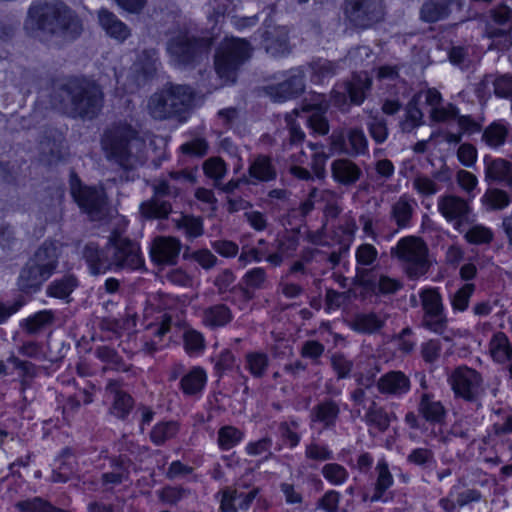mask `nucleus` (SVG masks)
I'll use <instances>...</instances> for the list:
<instances>
[{"label": "nucleus", "instance_id": "obj_25", "mask_svg": "<svg viewBox=\"0 0 512 512\" xmlns=\"http://www.w3.org/2000/svg\"><path fill=\"white\" fill-rule=\"evenodd\" d=\"M258 493V488H253L248 493H243L238 492L237 489L227 487L222 491L220 508L223 512H236L238 508L247 510Z\"/></svg>", "mask_w": 512, "mask_h": 512}, {"label": "nucleus", "instance_id": "obj_50", "mask_svg": "<svg viewBox=\"0 0 512 512\" xmlns=\"http://www.w3.org/2000/svg\"><path fill=\"white\" fill-rule=\"evenodd\" d=\"M243 438V433L233 426H224L218 431V445L222 450L235 447Z\"/></svg>", "mask_w": 512, "mask_h": 512}, {"label": "nucleus", "instance_id": "obj_37", "mask_svg": "<svg viewBox=\"0 0 512 512\" xmlns=\"http://www.w3.org/2000/svg\"><path fill=\"white\" fill-rule=\"evenodd\" d=\"M385 317L376 313H363L355 316L352 322V329L365 334H372L383 328Z\"/></svg>", "mask_w": 512, "mask_h": 512}, {"label": "nucleus", "instance_id": "obj_28", "mask_svg": "<svg viewBox=\"0 0 512 512\" xmlns=\"http://www.w3.org/2000/svg\"><path fill=\"white\" fill-rule=\"evenodd\" d=\"M332 177L344 186L355 184L362 176L360 167L350 159H336L331 164Z\"/></svg>", "mask_w": 512, "mask_h": 512}, {"label": "nucleus", "instance_id": "obj_21", "mask_svg": "<svg viewBox=\"0 0 512 512\" xmlns=\"http://www.w3.org/2000/svg\"><path fill=\"white\" fill-rule=\"evenodd\" d=\"M340 416V405L332 398H324L310 410L311 424H320L323 430L333 429Z\"/></svg>", "mask_w": 512, "mask_h": 512}, {"label": "nucleus", "instance_id": "obj_13", "mask_svg": "<svg viewBox=\"0 0 512 512\" xmlns=\"http://www.w3.org/2000/svg\"><path fill=\"white\" fill-rule=\"evenodd\" d=\"M449 383L457 397L469 402L477 400L483 392L481 374L467 366L456 368L449 377Z\"/></svg>", "mask_w": 512, "mask_h": 512}, {"label": "nucleus", "instance_id": "obj_51", "mask_svg": "<svg viewBox=\"0 0 512 512\" xmlns=\"http://www.w3.org/2000/svg\"><path fill=\"white\" fill-rule=\"evenodd\" d=\"M420 299L424 313L444 311L442 297L436 288H427L421 291Z\"/></svg>", "mask_w": 512, "mask_h": 512}, {"label": "nucleus", "instance_id": "obj_4", "mask_svg": "<svg viewBox=\"0 0 512 512\" xmlns=\"http://www.w3.org/2000/svg\"><path fill=\"white\" fill-rule=\"evenodd\" d=\"M62 247L58 241L46 239L29 256L17 278L18 289L25 294L38 292L56 273Z\"/></svg>", "mask_w": 512, "mask_h": 512}, {"label": "nucleus", "instance_id": "obj_27", "mask_svg": "<svg viewBox=\"0 0 512 512\" xmlns=\"http://www.w3.org/2000/svg\"><path fill=\"white\" fill-rule=\"evenodd\" d=\"M98 20L106 34L120 43L124 42L131 35V29L107 9L99 10Z\"/></svg>", "mask_w": 512, "mask_h": 512}, {"label": "nucleus", "instance_id": "obj_11", "mask_svg": "<svg viewBox=\"0 0 512 512\" xmlns=\"http://www.w3.org/2000/svg\"><path fill=\"white\" fill-rule=\"evenodd\" d=\"M108 253L116 268L138 269L144 261L137 242L113 232L108 241Z\"/></svg>", "mask_w": 512, "mask_h": 512}, {"label": "nucleus", "instance_id": "obj_40", "mask_svg": "<svg viewBox=\"0 0 512 512\" xmlns=\"http://www.w3.org/2000/svg\"><path fill=\"white\" fill-rule=\"evenodd\" d=\"M298 115L297 109L285 115V122L288 128V137L283 142L284 149H291L294 146H299L304 142L305 133L300 125L296 122L295 117Z\"/></svg>", "mask_w": 512, "mask_h": 512}, {"label": "nucleus", "instance_id": "obj_7", "mask_svg": "<svg viewBox=\"0 0 512 512\" xmlns=\"http://www.w3.org/2000/svg\"><path fill=\"white\" fill-rule=\"evenodd\" d=\"M212 46V40L195 37L188 32L172 36L166 44V50L174 66L179 68L194 67L206 55Z\"/></svg>", "mask_w": 512, "mask_h": 512}, {"label": "nucleus", "instance_id": "obj_57", "mask_svg": "<svg viewBox=\"0 0 512 512\" xmlns=\"http://www.w3.org/2000/svg\"><path fill=\"white\" fill-rule=\"evenodd\" d=\"M475 291V285L467 283L458 289L451 298V305L454 310L465 311L468 308L469 300Z\"/></svg>", "mask_w": 512, "mask_h": 512}, {"label": "nucleus", "instance_id": "obj_18", "mask_svg": "<svg viewBox=\"0 0 512 512\" xmlns=\"http://www.w3.org/2000/svg\"><path fill=\"white\" fill-rule=\"evenodd\" d=\"M483 164L484 179L489 185H502L512 192V162L504 158L485 155Z\"/></svg>", "mask_w": 512, "mask_h": 512}, {"label": "nucleus", "instance_id": "obj_46", "mask_svg": "<svg viewBox=\"0 0 512 512\" xmlns=\"http://www.w3.org/2000/svg\"><path fill=\"white\" fill-rule=\"evenodd\" d=\"M156 494L162 503L175 506L190 495V490L182 486L166 485L158 490Z\"/></svg>", "mask_w": 512, "mask_h": 512}, {"label": "nucleus", "instance_id": "obj_36", "mask_svg": "<svg viewBox=\"0 0 512 512\" xmlns=\"http://www.w3.org/2000/svg\"><path fill=\"white\" fill-rule=\"evenodd\" d=\"M395 418L396 416L393 413H388L375 401L370 404L364 417L367 425L376 428L381 433H384L388 430L392 419Z\"/></svg>", "mask_w": 512, "mask_h": 512}, {"label": "nucleus", "instance_id": "obj_30", "mask_svg": "<svg viewBox=\"0 0 512 512\" xmlns=\"http://www.w3.org/2000/svg\"><path fill=\"white\" fill-rule=\"evenodd\" d=\"M207 382V374L200 366L192 367L183 374L180 380V389L186 396H199Z\"/></svg>", "mask_w": 512, "mask_h": 512}, {"label": "nucleus", "instance_id": "obj_15", "mask_svg": "<svg viewBox=\"0 0 512 512\" xmlns=\"http://www.w3.org/2000/svg\"><path fill=\"white\" fill-rule=\"evenodd\" d=\"M437 208L441 215L448 222L453 223L454 228L460 232L464 225L473 221L469 202L460 196L454 194L440 196L437 200Z\"/></svg>", "mask_w": 512, "mask_h": 512}, {"label": "nucleus", "instance_id": "obj_34", "mask_svg": "<svg viewBox=\"0 0 512 512\" xmlns=\"http://www.w3.org/2000/svg\"><path fill=\"white\" fill-rule=\"evenodd\" d=\"M339 61H331L324 58H317L309 63L311 70L310 79L315 84H320L326 79L334 77L340 69Z\"/></svg>", "mask_w": 512, "mask_h": 512}, {"label": "nucleus", "instance_id": "obj_9", "mask_svg": "<svg viewBox=\"0 0 512 512\" xmlns=\"http://www.w3.org/2000/svg\"><path fill=\"white\" fill-rule=\"evenodd\" d=\"M153 195L139 207L140 216L145 220H165L173 211L171 200H175L180 189L165 179L154 180L151 184Z\"/></svg>", "mask_w": 512, "mask_h": 512}, {"label": "nucleus", "instance_id": "obj_26", "mask_svg": "<svg viewBox=\"0 0 512 512\" xmlns=\"http://www.w3.org/2000/svg\"><path fill=\"white\" fill-rule=\"evenodd\" d=\"M511 132L509 122L504 119L495 120L482 130L481 141L489 148L498 149L506 144Z\"/></svg>", "mask_w": 512, "mask_h": 512}, {"label": "nucleus", "instance_id": "obj_60", "mask_svg": "<svg viewBox=\"0 0 512 512\" xmlns=\"http://www.w3.org/2000/svg\"><path fill=\"white\" fill-rule=\"evenodd\" d=\"M70 456H72V450L70 448H65L57 459V462L60 464L57 467L58 470L53 473L52 480L54 482H67L70 479L73 473V468L70 467V463L65 462V459Z\"/></svg>", "mask_w": 512, "mask_h": 512}, {"label": "nucleus", "instance_id": "obj_38", "mask_svg": "<svg viewBox=\"0 0 512 512\" xmlns=\"http://www.w3.org/2000/svg\"><path fill=\"white\" fill-rule=\"evenodd\" d=\"M512 202V196L505 190L492 187L488 188L482 196V203L488 211H500Z\"/></svg>", "mask_w": 512, "mask_h": 512}, {"label": "nucleus", "instance_id": "obj_32", "mask_svg": "<svg viewBox=\"0 0 512 512\" xmlns=\"http://www.w3.org/2000/svg\"><path fill=\"white\" fill-rule=\"evenodd\" d=\"M454 0H425L420 9V18L427 23H434L446 18Z\"/></svg>", "mask_w": 512, "mask_h": 512}, {"label": "nucleus", "instance_id": "obj_20", "mask_svg": "<svg viewBox=\"0 0 512 512\" xmlns=\"http://www.w3.org/2000/svg\"><path fill=\"white\" fill-rule=\"evenodd\" d=\"M181 243L174 237H156L150 248L152 261L157 265H174L177 263Z\"/></svg>", "mask_w": 512, "mask_h": 512}, {"label": "nucleus", "instance_id": "obj_5", "mask_svg": "<svg viewBox=\"0 0 512 512\" xmlns=\"http://www.w3.org/2000/svg\"><path fill=\"white\" fill-rule=\"evenodd\" d=\"M194 91L188 85L167 83L151 95L148 112L156 120L177 119L183 122L191 109Z\"/></svg>", "mask_w": 512, "mask_h": 512}, {"label": "nucleus", "instance_id": "obj_48", "mask_svg": "<svg viewBox=\"0 0 512 512\" xmlns=\"http://www.w3.org/2000/svg\"><path fill=\"white\" fill-rule=\"evenodd\" d=\"M268 365L269 359L265 353L252 352L246 355V368L255 378L263 377Z\"/></svg>", "mask_w": 512, "mask_h": 512}, {"label": "nucleus", "instance_id": "obj_12", "mask_svg": "<svg viewBox=\"0 0 512 512\" xmlns=\"http://www.w3.org/2000/svg\"><path fill=\"white\" fill-rule=\"evenodd\" d=\"M70 190L75 202L90 216L91 220H100L104 217L106 201L102 191L82 186L75 173L71 174Z\"/></svg>", "mask_w": 512, "mask_h": 512}, {"label": "nucleus", "instance_id": "obj_63", "mask_svg": "<svg viewBox=\"0 0 512 512\" xmlns=\"http://www.w3.org/2000/svg\"><path fill=\"white\" fill-rule=\"evenodd\" d=\"M19 244L13 227L8 224L0 225V247L2 250L6 252L18 250Z\"/></svg>", "mask_w": 512, "mask_h": 512}, {"label": "nucleus", "instance_id": "obj_44", "mask_svg": "<svg viewBox=\"0 0 512 512\" xmlns=\"http://www.w3.org/2000/svg\"><path fill=\"white\" fill-rule=\"evenodd\" d=\"M369 135L376 144L384 143L389 135L387 120L379 114H370L366 123Z\"/></svg>", "mask_w": 512, "mask_h": 512}, {"label": "nucleus", "instance_id": "obj_17", "mask_svg": "<svg viewBox=\"0 0 512 512\" xmlns=\"http://www.w3.org/2000/svg\"><path fill=\"white\" fill-rule=\"evenodd\" d=\"M265 51L273 57H283L291 52L289 33L283 26H267L258 30Z\"/></svg>", "mask_w": 512, "mask_h": 512}, {"label": "nucleus", "instance_id": "obj_19", "mask_svg": "<svg viewBox=\"0 0 512 512\" xmlns=\"http://www.w3.org/2000/svg\"><path fill=\"white\" fill-rule=\"evenodd\" d=\"M331 143L335 148L352 156L365 155L368 152V139L360 127H353L347 130L345 135L331 137Z\"/></svg>", "mask_w": 512, "mask_h": 512}, {"label": "nucleus", "instance_id": "obj_45", "mask_svg": "<svg viewBox=\"0 0 512 512\" xmlns=\"http://www.w3.org/2000/svg\"><path fill=\"white\" fill-rule=\"evenodd\" d=\"M413 212L412 204L406 198L401 197L392 205L391 218L399 228H405L410 225Z\"/></svg>", "mask_w": 512, "mask_h": 512}, {"label": "nucleus", "instance_id": "obj_61", "mask_svg": "<svg viewBox=\"0 0 512 512\" xmlns=\"http://www.w3.org/2000/svg\"><path fill=\"white\" fill-rule=\"evenodd\" d=\"M322 474L333 485H340L348 478V471L340 464L329 463L323 466Z\"/></svg>", "mask_w": 512, "mask_h": 512}, {"label": "nucleus", "instance_id": "obj_3", "mask_svg": "<svg viewBox=\"0 0 512 512\" xmlns=\"http://www.w3.org/2000/svg\"><path fill=\"white\" fill-rule=\"evenodd\" d=\"M103 92L94 82L81 78H70L56 83L52 101L67 116L83 120L94 119L103 107Z\"/></svg>", "mask_w": 512, "mask_h": 512}, {"label": "nucleus", "instance_id": "obj_41", "mask_svg": "<svg viewBox=\"0 0 512 512\" xmlns=\"http://www.w3.org/2000/svg\"><path fill=\"white\" fill-rule=\"evenodd\" d=\"M418 100L419 96L414 95L406 106L405 119L400 122V128L404 133L411 132L423 123V113L418 107Z\"/></svg>", "mask_w": 512, "mask_h": 512}, {"label": "nucleus", "instance_id": "obj_35", "mask_svg": "<svg viewBox=\"0 0 512 512\" xmlns=\"http://www.w3.org/2000/svg\"><path fill=\"white\" fill-rule=\"evenodd\" d=\"M418 411L424 419L431 423H440L445 418V408L440 401H435L433 396L424 393L418 404Z\"/></svg>", "mask_w": 512, "mask_h": 512}, {"label": "nucleus", "instance_id": "obj_1", "mask_svg": "<svg viewBox=\"0 0 512 512\" xmlns=\"http://www.w3.org/2000/svg\"><path fill=\"white\" fill-rule=\"evenodd\" d=\"M25 30L42 40L58 38L72 41L80 36L82 23L65 4L57 1L37 0L28 9Z\"/></svg>", "mask_w": 512, "mask_h": 512}, {"label": "nucleus", "instance_id": "obj_6", "mask_svg": "<svg viewBox=\"0 0 512 512\" xmlns=\"http://www.w3.org/2000/svg\"><path fill=\"white\" fill-rule=\"evenodd\" d=\"M253 48L242 38H225L215 54V71L224 83H235L240 68L251 58Z\"/></svg>", "mask_w": 512, "mask_h": 512}, {"label": "nucleus", "instance_id": "obj_14", "mask_svg": "<svg viewBox=\"0 0 512 512\" xmlns=\"http://www.w3.org/2000/svg\"><path fill=\"white\" fill-rule=\"evenodd\" d=\"M345 14L354 26L371 27L383 18L382 0H346Z\"/></svg>", "mask_w": 512, "mask_h": 512}, {"label": "nucleus", "instance_id": "obj_22", "mask_svg": "<svg viewBox=\"0 0 512 512\" xmlns=\"http://www.w3.org/2000/svg\"><path fill=\"white\" fill-rule=\"evenodd\" d=\"M83 258L93 275L105 273L114 267L113 260L108 253V244L104 248H100L94 242L87 243L83 249Z\"/></svg>", "mask_w": 512, "mask_h": 512}, {"label": "nucleus", "instance_id": "obj_54", "mask_svg": "<svg viewBox=\"0 0 512 512\" xmlns=\"http://www.w3.org/2000/svg\"><path fill=\"white\" fill-rule=\"evenodd\" d=\"M492 85L496 97L509 99L512 102V74L493 75Z\"/></svg>", "mask_w": 512, "mask_h": 512}, {"label": "nucleus", "instance_id": "obj_56", "mask_svg": "<svg viewBox=\"0 0 512 512\" xmlns=\"http://www.w3.org/2000/svg\"><path fill=\"white\" fill-rule=\"evenodd\" d=\"M7 362L12 364L14 369L18 371L20 378H35L39 374L40 367L26 360H21L15 355H10Z\"/></svg>", "mask_w": 512, "mask_h": 512}, {"label": "nucleus", "instance_id": "obj_52", "mask_svg": "<svg viewBox=\"0 0 512 512\" xmlns=\"http://www.w3.org/2000/svg\"><path fill=\"white\" fill-rule=\"evenodd\" d=\"M489 38L492 40L490 49H497L499 51L508 50L512 46V27L509 29H491L488 32Z\"/></svg>", "mask_w": 512, "mask_h": 512}, {"label": "nucleus", "instance_id": "obj_58", "mask_svg": "<svg viewBox=\"0 0 512 512\" xmlns=\"http://www.w3.org/2000/svg\"><path fill=\"white\" fill-rule=\"evenodd\" d=\"M465 239L475 245L489 244L493 240V232L485 226L475 225L465 233Z\"/></svg>", "mask_w": 512, "mask_h": 512}, {"label": "nucleus", "instance_id": "obj_53", "mask_svg": "<svg viewBox=\"0 0 512 512\" xmlns=\"http://www.w3.org/2000/svg\"><path fill=\"white\" fill-rule=\"evenodd\" d=\"M53 318L54 316L51 311L44 310L37 312L35 315L26 319L25 329L29 334H37L47 325L51 324Z\"/></svg>", "mask_w": 512, "mask_h": 512}, {"label": "nucleus", "instance_id": "obj_49", "mask_svg": "<svg viewBox=\"0 0 512 512\" xmlns=\"http://www.w3.org/2000/svg\"><path fill=\"white\" fill-rule=\"evenodd\" d=\"M203 170L207 177L213 179L214 186L220 187L221 180L227 172V166L221 158H210L203 164Z\"/></svg>", "mask_w": 512, "mask_h": 512}, {"label": "nucleus", "instance_id": "obj_2", "mask_svg": "<svg viewBox=\"0 0 512 512\" xmlns=\"http://www.w3.org/2000/svg\"><path fill=\"white\" fill-rule=\"evenodd\" d=\"M102 148L106 158L122 169L118 178L111 179L115 183L133 181L135 177L130 172L143 165L146 160L145 140L126 122L115 123L105 131Z\"/></svg>", "mask_w": 512, "mask_h": 512}, {"label": "nucleus", "instance_id": "obj_10", "mask_svg": "<svg viewBox=\"0 0 512 512\" xmlns=\"http://www.w3.org/2000/svg\"><path fill=\"white\" fill-rule=\"evenodd\" d=\"M372 79L367 72L353 73L351 78L339 83L332 91L335 106L343 109L349 104L361 105L370 91Z\"/></svg>", "mask_w": 512, "mask_h": 512}, {"label": "nucleus", "instance_id": "obj_23", "mask_svg": "<svg viewBox=\"0 0 512 512\" xmlns=\"http://www.w3.org/2000/svg\"><path fill=\"white\" fill-rule=\"evenodd\" d=\"M106 393L112 398L111 414L125 420L134 407L132 396L124 391L117 381H110L107 384Z\"/></svg>", "mask_w": 512, "mask_h": 512}, {"label": "nucleus", "instance_id": "obj_62", "mask_svg": "<svg viewBox=\"0 0 512 512\" xmlns=\"http://www.w3.org/2000/svg\"><path fill=\"white\" fill-rule=\"evenodd\" d=\"M407 461L422 468H428L435 463V457L431 449L416 448L409 453Z\"/></svg>", "mask_w": 512, "mask_h": 512}, {"label": "nucleus", "instance_id": "obj_8", "mask_svg": "<svg viewBox=\"0 0 512 512\" xmlns=\"http://www.w3.org/2000/svg\"><path fill=\"white\" fill-rule=\"evenodd\" d=\"M391 255L404 264L405 271L411 279L423 276L430 268L428 247L419 237H403L391 249Z\"/></svg>", "mask_w": 512, "mask_h": 512}, {"label": "nucleus", "instance_id": "obj_16", "mask_svg": "<svg viewBox=\"0 0 512 512\" xmlns=\"http://www.w3.org/2000/svg\"><path fill=\"white\" fill-rule=\"evenodd\" d=\"M305 91V74L299 69L289 71L287 77L279 83L264 87V92L274 102H285L299 97Z\"/></svg>", "mask_w": 512, "mask_h": 512}, {"label": "nucleus", "instance_id": "obj_55", "mask_svg": "<svg viewBox=\"0 0 512 512\" xmlns=\"http://www.w3.org/2000/svg\"><path fill=\"white\" fill-rule=\"evenodd\" d=\"M422 326L434 333L442 334L447 328V318L444 311L424 313Z\"/></svg>", "mask_w": 512, "mask_h": 512}, {"label": "nucleus", "instance_id": "obj_59", "mask_svg": "<svg viewBox=\"0 0 512 512\" xmlns=\"http://www.w3.org/2000/svg\"><path fill=\"white\" fill-rule=\"evenodd\" d=\"M331 366L337 375V379H345L350 376L353 369V362L343 353L336 352L331 356Z\"/></svg>", "mask_w": 512, "mask_h": 512}, {"label": "nucleus", "instance_id": "obj_29", "mask_svg": "<svg viewBox=\"0 0 512 512\" xmlns=\"http://www.w3.org/2000/svg\"><path fill=\"white\" fill-rule=\"evenodd\" d=\"M377 387L383 394L400 396L409 391L410 380L401 371H390L380 377Z\"/></svg>", "mask_w": 512, "mask_h": 512}, {"label": "nucleus", "instance_id": "obj_42", "mask_svg": "<svg viewBox=\"0 0 512 512\" xmlns=\"http://www.w3.org/2000/svg\"><path fill=\"white\" fill-rule=\"evenodd\" d=\"M492 357L499 363H504L512 358V348L507 336L503 332L496 333L490 341Z\"/></svg>", "mask_w": 512, "mask_h": 512}, {"label": "nucleus", "instance_id": "obj_47", "mask_svg": "<svg viewBox=\"0 0 512 512\" xmlns=\"http://www.w3.org/2000/svg\"><path fill=\"white\" fill-rule=\"evenodd\" d=\"M178 432V424L174 421L161 422L153 427L150 432L151 441L156 445H162L173 438Z\"/></svg>", "mask_w": 512, "mask_h": 512}, {"label": "nucleus", "instance_id": "obj_33", "mask_svg": "<svg viewBox=\"0 0 512 512\" xmlns=\"http://www.w3.org/2000/svg\"><path fill=\"white\" fill-rule=\"evenodd\" d=\"M232 319L231 309L223 303L207 307L204 309L202 316L203 323L213 329L226 326Z\"/></svg>", "mask_w": 512, "mask_h": 512}, {"label": "nucleus", "instance_id": "obj_64", "mask_svg": "<svg viewBox=\"0 0 512 512\" xmlns=\"http://www.w3.org/2000/svg\"><path fill=\"white\" fill-rule=\"evenodd\" d=\"M369 285L382 295L394 294L403 286L399 280L386 275H381L377 281H370Z\"/></svg>", "mask_w": 512, "mask_h": 512}, {"label": "nucleus", "instance_id": "obj_39", "mask_svg": "<svg viewBox=\"0 0 512 512\" xmlns=\"http://www.w3.org/2000/svg\"><path fill=\"white\" fill-rule=\"evenodd\" d=\"M77 278L72 275H64L60 279L52 281L47 287V294L54 298H67L77 287Z\"/></svg>", "mask_w": 512, "mask_h": 512}, {"label": "nucleus", "instance_id": "obj_24", "mask_svg": "<svg viewBox=\"0 0 512 512\" xmlns=\"http://www.w3.org/2000/svg\"><path fill=\"white\" fill-rule=\"evenodd\" d=\"M276 178L277 170L269 156L259 154L249 161L248 179L250 184L270 182Z\"/></svg>", "mask_w": 512, "mask_h": 512}, {"label": "nucleus", "instance_id": "obj_43", "mask_svg": "<svg viewBox=\"0 0 512 512\" xmlns=\"http://www.w3.org/2000/svg\"><path fill=\"white\" fill-rule=\"evenodd\" d=\"M378 472L377 480L375 483L374 494L371 501H379L383 499V495L388 488L393 484V477L389 471L388 464L385 460L378 462L376 466Z\"/></svg>", "mask_w": 512, "mask_h": 512}, {"label": "nucleus", "instance_id": "obj_31", "mask_svg": "<svg viewBox=\"0 0 512 512\" xmlns=\"http://www.w3.org/2000/svg\"><path fill=\"white\" fill-rule=\"evenodd\" d=\"M326 108L327 105L322 99L321 95L317 96L316 102L304 104L303 106L304 111L313 112L309 117L305 119L306 123L315 133L320 135H326L329 132L328 120L323 115V112Z\"/></svg>", "mask_w": 512, "mask_h": 512}]
</instances>
